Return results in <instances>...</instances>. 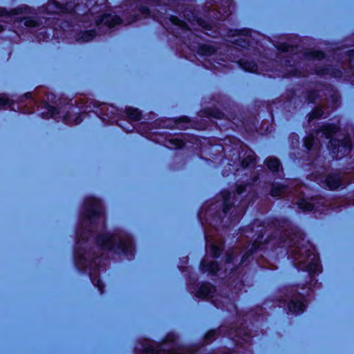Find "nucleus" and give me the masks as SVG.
Masks as SVG:
<instances>
[{"mask_svg":"<svg viewBox=\"0 0 354 354\" xmlns=\"http://www.w3.org/2000/svg\"><path fill=\"white\" fill-rule=\"evenodd\" d=\"M288 308L292 313H300L304 312L305 309V304L301 296L296 295L295 297L291 298L288 304Z\"/></svg>","mask_w":354,"mask_h":354,"instance_id":"0eeeda50","label":"nucleus"},{"mask_svg":"<svg viewBox=\"0 0 354 354\" xmlns=\"http://www.w3.org/2000/svg\"><path fill=\"white\" fill-rule=\"evenodd\" d=\"M48 7L50 8V9H54L55 8L56 10H53V12H57V13H59V12H63V10H62V8L60 7V6H58L56 3H51L48 5Z\"/></svg>","mask_w":354,"mask_h":354,"instance_id":"412c9836","label":"nucleus"},{"mask_svg":"<svg viewBox=\"0 0 354 354\" xmlns=\"http://www.w3.org/2000/svg\"><path fill=\"white\" fill-rule=\"evenodd\" d=\"M266 165L271 171H278L280 167V162L275 158H269L266 160Z\"/></svg>","mask_w":354,"mask_h":354,"instance_id":"9b49d317","label":"nucleus"},{"mask_svg":"<svg viewBox=\"0 0 354 354\" xmlns=\"http://www.w3.org/2000/svg\"><path fill=\"white\" fill-rule=\"evenodd\" d=\"M96 245L99 256H104L105 253L111 251L115 253L125 252L131 247V242L127 236L104 234L97 237ZM95 257H98V254Z\"/></svg>","mask_w":354,"mask_h":354,"instance_id":"f03ea898","label":"nucleus"},{"mask_svg":"<svg viewBox=\"0 0 354 354\" xmlns=\"http://www.w3.org/2000/svg\"><path fill=\"white\" fill-rule=\"evenodd\" d=\"M243 192V188L242 187V186H239L237 187V192H238V194H241Z\"/></svg>","mask_w":354,"mask_h":354,"instance_id":"c756f323","label":"nucleus"},{"mask_svg":"<svg viewBox=\"0 0 354 354\" xmlns=\"http://www.w3.org/2000/svg\"><path fill=\"white\" fill-rule=\"evenodd\" d=\"M136 19H137V18L135 17L132 20L128 21V23H131V22L135 21Z\"/></svg>","mask_w":354,"mask_h":354,"instance_id":"473e14b6","label":"nucleus"},{"mask_svg":"<svg viewBox=\"0 0 354 354\" xmlns=\"http://www.w3.org/2000/svg\"><path fill=\"white\" fill-rule=\"evenodd\" d=\"M313 57L315 59H322L324 57V54L322 52L314 51L313 53Z\"/></svg>","mask_w":354,"mask_h":354,"instance_id":"5701e85b","label":"nucleus"},{"mask_svg":"<svg viewBox=\"0 0 354 354\" xmlns=\"http://www.w3.org/2000/svg\"><path fill=\"white\" fill-rule=\"evenodd\" d=\"M84 220L91 224H97L102 226L104 223V217L100 202L97 199H91L87 202Z\"/></svg>","mask_w":354,"mask_h":354,"instance_id":"20e7f679","label":"nucleus"},{"mask_svg":"<svg viewBox=\"0 0 354 354\" xmlns=\"http://www.w3.org/2000/svg\"><path fill=\"white\" fill-rule=\"evenodd\" d=\"M171 21L172 22L173 24L179 26L183 30L189 28L187 27V25L184 21L178 19L176 17H171Z\"/></svg>","mask_w":354,"mask_h":354,"instance_id":"f3484780","label":"nucleus"},{"mask_svg":"<svg viewBox=\"0 0 354 354\" xmlns=\"http://www.w3.org/2000/svg\"><path fill=\"white\" fill-rule=\"evenodd\" d=\"M138 10L140 12V14L142 15L143 16L146 17L148 15L149 10L146 6H140Z\"/></svg>","mask_w":354,"mask_h":354,"instance_id":"a878e982","label":"nucleus"},{"mask_svg":"<svg viewBox=\"0 0 354 354\" xmlns=\"http://www.w3.org/2000/svg\"><path fill=\"white\" fill-rule=\"evenodd\" d=\"M288 187L279 185H274L271 189L270 194L272 196H278L285 194Z\"/></svg>","mask_w":354,"mask_h":354,"instance_id":"f8f14e48","label":"nucleus"},{"mask_svg":"<svg viewBox=\"0 0 354 354\" xmlns=\"http://www.w3.org/2000/svg\"><path fill=\"white\" fill-rule=\"evenodd\" d=\"M221 251V247L220 245H212L211 247V253L214 257L219 256Z\"/></svg>","mask_w":354,"mask_h":354,"instance_id":"a211bd4d","label":"nucleus"},{"mask_svg":"<svg viewBox=\"0 0 354 354\" xmlns=\"http://www.w3.org/2000/svg\"><path fill=\"white\" fill-rule=\"evenodd\" d=\"M227 261H232V258H231L230 256H228V257H227Z\"/></svg>","mask_w":354,"mask_h":354,"instance_id":"72a5a7b5","label":"nucleus"},{"mask_svg":"<svg viewBox=\"0 0 354 354\" xmlns=\"http://www.w3.org/2000/svg\"><path fill=\"white\" fill-rule=\"evenodd\" d=\"M31 13V9L30 7L22 5L20 6L11 11L8 12L5 8H0V17H7L10 18V21L20 20L23 19V15H28Z\"/></svg>","mask_w":354,"mask_h":354,"instance_id":"39448f33","label":"nucleus"},{"mask_svg":"<svg viewBox=\"0 0 354 354\" xmlns=\"http://www.w3.org/2000/svg\"><path fill=\"white\" fill-rule=\"evenodd\" d=\"M24 24L26 26H29V27H35L37 25V22L34 20V19H26L25 22H24Z\"/></svg>","mask_w":354,"mask_h":354,"instance_id":"4be33fe9","label":"nucleus"},{"mask_svg":"<svg viewBox=\"0 0 354 354\" xmlns=\"http://www.w3.org/2000/svg\"><path fill=\"white\" fill-rule=\"evenodd\" d=\"M289 256L295 261L296 266L302 270L315 273L318 270L319 261L315 248L308 241L301 239L289 251Z\"/></svg>","mask_w":354,"mask_h":354,"instance_id":"f257e3e1","label":"nucleus"},{"mask_svg":"<svg viewBox=\"0 0 354 354\" xmlns=\"http://www.w3.org/2000/svg\"><path fill=\"white\" fill-rule=\"evenodd\" d=\"M3 30V27L0 25V32Z\"/></svg>","mask_w":354,"mask_h":354,"instance_id":"e433bc0d","label":"nucleus"},{"mask_svg":"<svg viewBox=\"0 0 354 354\" xmlns=\"http://www.w3.org/2000/svg\"><path fill=\"white\" fill-rule=\"evenodd\" d=\"M171 354H194L193 353L184 349V348H179L175 352L171 353Z\"/></svg>","mask_w":354,"mask_h":354,"instance_id":"b1692460","label":"nucleus"},{"mask_svg":"<svg viewBox=\"0 0 354 354\" xmlns=\"http://www.w3.org/2000/svg\"><path fill=\"white\" fill-rule=\"evenodd\" d=\"M339 178H337V177H335L333 176V189H336V188H337V187H339L340 186V183H339Z\"/></svg>","mask_w":354,"mask_h":354,"instance_id":"bb28decb","label":"nucleus"},{"mask_svg":"<svg viewBox=\"0 0 354 354\" xmlns=\"http://www.w3.org/2000/svg\"><path fill=\"white\" fill-rule=\"evenodd\" d=\"M26 98L31 97V94L30 93H26Z\"/></svg>","mask_w":354,"mask_h":354,"instance_id":"2f4dec72","label":"nucleus"},{"mask_svg":"<svg viewBox=\"0 0 354 354\" xmlns=\"http://www.w3.org/2000/svg\"><path fill=\"white\" fill-rule=\"evenodd\" d=\"M236 333L237 335H239V334H240V332H239H239H238V331H236Z\"/></svg>","mask_w":354,"mask_h":354,"instance_id":"4c0bfd02","label":"nucleus"},{"mask_svg":"<svg viewBox=\"0 0 354 354\" xmlns=\"http://www.w3.org/2000/svg\"><path fill=\"white\" fill-rule=\"evenodd\" d=\"M246 69L248 70V71H253V67L251 68H246Z\"/></svg>","mask_w":354,"mask_h":354,"instance_id":"f704fd0d","label":"nucleus"},{"mask_svg":"<svg viewBox=\"0 0 354 354\" xmlns=\"http://www.w3.org/2000/svg\"><path fill=\"white\" fill-rule=\"evenodd\" d=\"M223 205H224V212L227 213L230 209L231 194L229 192H223Z\"/></svg>","mask_w":354,"mask_h":354,"instance_id":"2eb2a0df","label":"nucleus"},{"mask_svg":"<svg viewBox=\"0 0 354 354\" xmlns=\"http://www.w3.org/2000/svg\"><path fill=\"white\" fill-rule=\"evenodd\" d=\"M196 22H197V24H198V25H199V26H203V27H204V28H205V27H206V26H205V25L203 24H204V22H203L201 19H196Z\"/></svg>","mask_w":354,"mask_h":354,"instance_id":"c85d7f7f","label":"nucleus"},{"mask_svg":"<svg viewBox=\"0 0 354 354\" xmlns=\"http://www.w3.org/2000/svg\"><path fill=\"white\" fill-rule=\"evenodd\" d=\"M46 109V112H43L41 113L43 115V117L46 118L55 117L59 113L57 108L50 105L47 106Z\"/></svg>","mask_w":354,"mask_h":354,"instance_id":"4468645a","label":"nucleus"},{"mask_svg":"<svg viewBox=\"0 0 354 354\" xmlns=\"http://www.w3.org/2000/svg\"><path fill=\"white\" fill-rule=\"evenodd\" d=\"M326 133H327L322 132V134H325V135H326Z\"/></svg>","mask_w":354,"mask_h":354,"instance_id":"ea45409f","label":"nucleus"},{"mask_svg":"<svg viewBox=\"0 0 354 354\" xmlns=\"http://www.w3.org/2000/svg\"><path fill=\"white\" fill-rule=\"evenodd\" d=\"M201 267L203 272H209L215 274L218 270V265L216 261L208 262L205 259L201 263Z\"/></svg>","mask_w":354,"mask_h":354,"instance_id":"1a4fd4ad","label":"nucleus"},{"mask_svg":"<svg viewBox=\"0 0 354 354\" xmlns=\"http://www.w3.org/2000/svg\"><path fill=\"white\" fill-rule=\"evenodd\" d=\"M326 138L329 140L328 142L330 143L332 140L330 139V133H326Z\"/></svg>","mask_w":354,"mask_h":354,"instance_id":"7c9ffc66","label":"nucleus"},{"mask_svg":"<svg viewBox=\"0 0 354 354\" xmlns=\"http://www.w3.org/2000/svg\"><path fill=\"white\" fill-rule=\"evenodd\" d=\"M341 147L344 153H347L351 148V141L348 138H344L341 141V145L338 147V149Z\"/></svg>","mask_w":354,"mask_h":354,"instance_id":"dca6fc26","label":"nucleus"},{"mask_svg":"<svg viewBox=\"0 0 354 354\" xmlns=\"http://www.w3.org/2000/svg\"><path fill=\"white\" fill-rule=\"evenodd\" d=\"M73 113H74V111L71 110L70 112L67 113V114H66L64 116L63 120L66 124H78L82 121L81 115H73Z\"/></svg>","mask_w":354,"mask_h":354,"instance_id":"6e6552de","label":"nucleus"},{"mask_svg":"<svg viewBox=\"0 0 354 354\" xmlns=\"http://www.w3.org/2000/svg\"><path fill=\"white\" fill-rule=\"evenodd\" d=\"M73 10L74 12H78L80 10L79 8V1L75 4Z\"/></svg>","mask_w":354,"mask_h":354,"instance_id":"cd10ccee","label":"nucleus"},{"mask_svg":"<svg viewBox=\"0 0 354 354\" xmlns=\"http://www.w3.org/2000/svg\"><path fill=\"white\" fill-rule=\"evenodd\" d=\"M335 145H336V144H335V143L333 142V148L335 147Z\"/></svg>","mask_w":354,"mask_h":354,"instance_id":"58836bf2","label":"nucleus"},{"mask_svg":"<svg viewBox=\"0 0 354 354\" xmlns=\"http://www.w3.org/2000/svg\"><path fill=\"white\" fill-rule=\"evenodd\" d=\"M323 113H324V112L322 109H316L312 113V114L310 116V118L311 119L313 118L322 117Z\"/></svg>","mask_w":354,"mask_h":354,"instance_id":"aec40b11","label":"nucleus"},{"mask_svg":"<svg viewBox=\"0 0 354 354\" xmlns=\"http://www.w3.org/2000/svg\"><path fill=\"white\" fill-rule=\"evenodd\" d=\"M107 0H86V5L89 7V12L93 16L95 26L103 24L109 28H112L121 22V19L117 15H104L100 13L101 7L106 6Z\"/></svg>","mask_w":354,"mask_h":354,"instance_id":"7ed1b4c3","label":"nucleus"},{"mask_svg":"<svg viewBox=\"0 0 354 354\" xmlns=\"http://www.w3.org/2000/svg\"><path fill=\"white\" fill-rule=\"evenodd\" d=\"M253 160H254V158H250V162H252Z\"/></svg>","mask_w":354,"mask_h":354,"instance_id":"c9c22d12","label":"nucleus"},{"mask_svg":"<svg viewBox=\"0 0 354 354\" xmlns=\"http://www.w3.org/2000/svg\"><path fill=\"white\" fill-rule=\"evenodd\" d=\"M313 140L312 138H308L305 140V146L308 150L311 149L313 147Z\"/></svg>","mask_w":354,"mask_h":354,"instance_id":"393cba45","label":"nucleus"},{"mask_svg":"<svg viewBox=\"0 0 354 354\" xmlns=\"http://www.w3.org/2000/svg\"><path fill=\"white\" fill-rule=\"evenodd\" d=\"M315 180L322 187L332 189V177L329 169H323L322 172L318 171L315 176Z\"/></svg>","mask_w":354,"mask_h":354,"instance_id":"423d86ee","label":"nucleus"},{"mask_svg":"<svg viewBox=\"0 0 354 354\" xmlns=\"http://www.w3.org/2000/svg\"><path fill=\"white\" fill-rule=\"evenodd\" d=\"M0 105L2 106L11 105L10 100L6 95H0Z\"/></svg>","mask_w":354,"mask_h":354,"instance_id":"6ab92c4d","label":"nucleus"},{"mask_svg":"<svg viewBox=\"0 0 354 354\" xmlns=\"http://www.w3.org/2000/svg\"><path fill=\"white\" fill-rule=\"evenodd\" d=\"M296 203L298 207L303 211H311L313 209V205L306 201L304 198H300Z\"/></svg>","mask_w":354,"mask_h":354,"instance_id":"ddd939ff","label":"nucleus"},{"mask_svg":"<svg viewBox=\"0 0 354 354\" xmlns=\"http://www.w3.org/2000/svg\"><path fill=\"white\" fill-rule=\"evenodd\" d=\"M127 115L131 121H138L141 118L140 112L137 109L129 108L127 109Z\"/></svg>","mask_w":354,"mask_h":354,"instance_id":"9d476101","label":"nucleus"}]
</instances>
